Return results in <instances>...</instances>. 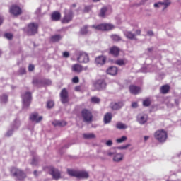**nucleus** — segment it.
<instances>
[{
	"instance_id": "nucleus-49",
	"label": "nucleus",
	"mask_w": 181,
	"mask_h": 181,
	"mask_svg": "<svg viewBox=\"0 0 181 181\" xmlns=\"http://www.w3.org/2000/svg\"><path fill=\"white\" fill-rule=\"evenodd\" d=\"M4 37H6V39H8V40H12V37H13V35L11 33H6L4 35Z\"/></svg>"
},
{
	"instance_id": "nucleus-34",
	"label": "nucleus",
	"mask_w": 181,
	"mask_h": 181,
	"mask_svg": "<svg viewBox=\"0 0 181 181\" xmlns=\"http://www.w3.org/2000/svg\"><path fill=\"white\" fill-rule=\"evenodd\" d=\"M107 7H103L100 9L99 16L100 18H105V13H107Z\"/></svg>"
},
{
	"instance_id": "nucleus-11",
	"label": "nucleus",
	"mask_w": 181,
	"mask_h": 181,
	"mask_svg": "<svg viewBox=\"0 0 181 181\" xmlns=\"http://www.w3.org/2000/svg\"><path fill=\"white\" fill-rule=\"evenodd\" d=\"M73 20V10L70 9L68 13L65 12V16L62 20V23H69L71 21Z\"/></svg>"
},
{
	"instance_id": "nucleus-54",
	"label": "nucleus",
	"mask_w": 181,
	"mask_h": 181,
	"mask_svg": "<svg viewBox=\"0 0 181 181\" xmlns=\"http://www.w3.org/2000/svg\"><path fill=\"white\" fill-rule=\"evenodd\" d=\"M73 83H78V77L75 76L72 79Z\"/></svg>"
},
{
	"instance_id": "nucleus-8",
	"label": "nucleus",
	"mask_w": 181,
	"mask_h": 181,
	"mask_svg": "<svg viewBox=\"0 0 181 181\" xmlns=\"http://www.w3.org/2000/svg\"><path fill=\"white\" fill-rule=\"evenodd\" d=\"M60 98L62 104H67V103H69V92L66 88L62 90L60 93Z\"/></svg>"
},
{
	"instance_id": "nucleus-47",
	"label": "nucleus",
	"mask_w": 181,
	"mask_h": 181,
	"mask_svg": "<svg viewBox=\"0 0 181 181\" xmlns=\"http://www.w3.org/2000/svg\"><path fill=\"white\" fill-rule=\"evenodd\" d=\"M54 105V102L52 100H49L47 103V108H53V106Z\"/></svg>"
},
{
	"instance_id": "nucleus-43",
	"label": "nucleus",
	"mask_w": 181,
	"mask_h": 181,
	"mask_svg": "<svg viewBox=\"0 0 181 181\" xmlns=\"http://www.w3.org/2000/svg\"><path fill=\"white\" fill-rule=\"evenodd\" d=\"M115 63L118 66H125V62L124 61V59H118L115 61Z\"/></svg>"
},
{
	"instance_id": "nucleus-45",
	"label": "nucleus",
	"mask_w": 181,
	"mask_h": 181,
	"mask_svg": "<svg viewBox=\"0 0 181 181\" xmlns=\"http://www.w3.org/2000/svg\"><path fill=\"white\" fill-rule=\"evenodd\" d=\"M42 84H44V86H51L52 85V81L49 79H46L42 81Z\"/></svg>"
},
{
	"instance_id": "nucleus-26",
	"label": "nucleus",
	"mask_w": 181,
	"mask_h": 181,
	"mask_svg": "<svg viewBox=\"0 0 181 181\" xmlns=\"http://www.w3.org/2000/svg\"><path fill=\"white\" fill-rule=\"evenodd\" d=\"M124 158V156L122 153H115L113 157L114 162H121Z\"/></svg>"
},
{
	"instance_id": "nucleus-30",
	"label": "nucleus",
	"mask_w": 181,
	"mask_h": 181,
	"mask_svg": "<svg viewBox=\"0 0 181 181\" xmlns=\"http://www.w3.org/2000/svg\"><path fill=\"white\" fill-rule=\"evenodd\" d=\"M83 138L85 139H95V134H94L93 133L83 134Z\"/></svg>"
},
{
	"instance_id": "nucleus-64",
	"label": "nucleus",
	"mask_w": 181,
	"mask_h": 181,
	"mask_svg": "<svg viewBox=\"0 0 181 181\" xmlns=\"http://www.w3.org/2000/svg\"><path fill=\"white\" fill-rule=\"evenodd\" d=\"M76 6H77V4H73L71 6V8H76Z\"/></svg>"
},
{
	"instance_id": "nucleus-10",
	"label": "nucleus",
	"mask_w": 181,
	"mask_h": 181,
	"mask_svg": "<svg viewBox=\"0 0 181 181\" xmlns=\"http://www.w3.org/2000/svg\"><path fill=\"white\" fill-rule=\"evenodd\" d=\"M77 61L79 63H88L90 62V58L87 53L80 52L79 57L77 58Z\"/></svg>"
},
{
	"instance_id": "nucleus-35",
	"label": "nucleus",
	"mask_w": 181,
	"mask_h": 181,
	"mask_svg": "<svg viewBox=\"0 0 181 181\" xmlns=\"http://www.w3.org/2000/svg\"><path fill=\"white\" fill-rule=\"evenodd\" d=\"M116 128H117L118 129H127V128H128V126H127L124 123L119 122L117 124Z\"/></svg>"
},
{
	"instance_id": "nucleus-23",
	"label": "nucleus",
	"mask_w": 181,
	"mask_h": 181,
	"mask_svg": "<svg viewBox=\"0 0 181 181\" xmlns=\"http://www.w3.org/2000/svg\"><path fill=\"white\" fill-rule=\"evenodd\" d=\"M110 54L117 57L118 54H119V48L117 47H112L110 49Z\"/></svg>"
},
{
	"instance_id": "nucleus-40",
	"label": "nucleus",
	"mask_w": 181,
	"mask_h": 181,
	"mask_svg": "<svg viewBox=\"0 0 181 181\" xmlns=\"http://www.w3.org/2000/svg\"><path fill=\"white\" fill-rule=\"evenodd\" d=\"M127 139V136H122L121 138L117 139L116 140V142H117V144H122V142H125Z\"/></svg>"
},
{
	"instance_id": "nucleus-55",
	"label": "nucleus",
	"mask_w": 181,
	"mask_h": 181,
	"mask_svg": "<svg viewBox=\"0 0 181 181\" xmlns=\"http://www.w3.org/2000/svg\"><path fill=\"white\" fill-rule=\"evenodd\" d=\"M40 12H42V8H37L35 13L36 15H40Z\"/></svg>"
},
{
	"instance_id": "nucleus-4",
	"label": "nucleus",
	"mask_w": 181,
	"mask_h": 181,
	"mask_svg": "<svg viewBox=\"0 0 181 181\" xmlns=\"http://www.w3.org/2000/svg\"><path fill=\"white\" fill-rule=\"evenodd\" d=\"M81 115L83 122H91V121H93V114L90 112V110L87 109L83 110L81 111Z\"/></svg>"
},
{
	"instance_id": "nucleus-7",
	"label": "nucleus",
	"mask_w": 181,
	"mask_h": 181,
	"mask_svg": "<svg viewBox=\"0 0 181 181\" xmlns=\"http://www.w3.org/2000/svg\"><path fill=\"white\" fill-rule=\"evenodd\" d=\"M92 28H93V29H97V30H111V29H114V25L112 24L105 23L98 25H92Z\"/></svg>"
},
{
	"instance_id": "nucleus-57",
	"label": "nucleus",
	"mask_w": 181,
	"mask_h": 181,
	"mask_svg": "<svg viewBox=\"0 0 181 181\" xmlns=\"http://www.w3.org/2000/svg\"><path fill=\"white\" fill-rule=\"evenodd\" d=\"M70 54L68 52H65L63 53V57H69Z\"/></svg>"
},
{
	"instance_id": "nucleus-41",
	"label": "nucleus",
	"mask_w": 181,
	"mask_h": 181,
	"mask_svg": "<svg viewBox=\"0 0 181 181\" xmlns=\"http://www.w3.org/2000/svg\"><path fill=\"white\" fill-rule=\"evenodd\" d=\"M143 105L144 107H149V105H151V100L146 99L143 101Z\"/></svg>"
},
{
	"instance_id": "nucleus-39",
	"label": "nucleus",
	"mask_w": 181,
	"mask_h": 181,
	"mask_svg": "<svg viewBox=\"0 0 181 181\" xmlns=\"http://www.w3.org/2000/svg\"><path fill=\"white\" fill-rule=\"evenodd\" d=\"M90 101L93 104H99V103H100V101H101V100H100V98H97V97L94 96V97L91 98Z\"/></svg>"
},
{
	"instance_id": "nucleus-27",
	"label": "nucleus",
	"mask_w": 181,
	"mask_h": 181,
	"mask_svg": "<svg viewBox=\"0 0 181 181\" xmlns=\"http://www.w3.org/2000/svg\"><path fill=\"white\" fill-rule=\"evenodd\" d=\"M72 70H73V71H75L76 73H80V71H82V70H83V66H81V65H80L78 64H76L72 66Z\"/></svg>"
},
{
	"instance_id": "nucleus-38",
	"label": "nucleus",
	"mask_w": 181,
	"mask_h": 181,
	"mask_svg": "<svg viewBox=\"0 0 181 181\" xmlns=\"http://www.w3.org/2000/svg\"><path fill=\"white\" fill-rule=\"evenodd\" d=\"M115 153H117V151H115V149L114 148L107 151V156H110V158H114Z\"/></svg>"
},
{
	"instance_id": "nucleus-28",
	"label": "nucleus",
	"mask_w": 181,
	"mask_h": 181,
	"mask_svg": "<svg viewBox=\"0 0 181 181\" xmlns=\"http://www.w3.org/2000/svg\"><path fill=\"white\" fill-rule=\"evenodd\" d=\"M169 90H170V87L168 85H164L160 88V93L162 94H168Z\"/></svg>"
},
{
	"instance_id": "nucleus-1",
	"label": "nucleus",
	"mask_w": 181,
	"mask_h": 181,
	"mask_svg": "<svg viewBox=\"0 0 181 181\" xmlns=\"http://www.w3.org/2000/svg\"><path fill=\"white\" fill-rule=\"evenodd\" d=\"M21 97L23 100V110H28L32 103V93L30 92H25Z\"/></svg>"
},
{
	"instance_id": "nucleus-48",
	"label": "nucleus",
	"mask_w": 181,
	"mask_h": 181,
	"mask_svg": "<svg viewBox=\"0 0 181 181\" xmlns=\"http://www.w3.org/2000/svg\"><path fill=\"white\" fill-rule=\"evenodd\" d=\"M129 146H131V144H128L124 146H121L117 147V149H120V150L128 149V148H129Z\"/></svg>"
},
{
	"instance_id": "nucleus-59",
	"label": "nucleus",
	"mask_w": 181,
	"mask_h": 181,
	"mask_svg": "<svg viewBox=\"0 0 181 181\" xmlns=\"http://www.w3.org/2000/svg\"><path fill=\"white\" fill-rule=\"evenodd\" d=\"M160 5V2L154 4V8H159V6Z\"/></svg>"
},
{
	"instance_id": "nucleus-42",
	"label": "nucleus",
	"mask_w": 181,
	"mask_h": 181,
	"mask_svg": "<svg viewBox=\"0 0 181 181\" xmlns=\"http://www.w3.org/2000/svg\"><path fill=\"white\" fill-rule=\"evenodd\" d=\"M91 9H93V6H85L83 12H85L86 13H88V12L91 11Z\"/></svg>"
},
{
	"instance_id": "nucleus-31",
	"label": "nucleus",
	"mask_w": 181,
	"mask_h": 181,
	"mask_svg": "<svg viewBox=\"0 0 181 181\" xmlns=\"http://www.w3.org/2000/svg\"><path fill=\"white\" fill-rule=\"evenodd\" d=\"M21 127V121L19 119H16L12 124V129H18Z\"/></svg>"
},
{
	"instance_id": "nucleus-17",
	"label": "nucleus",
	"mask_w": 181,
	"mask_h": 181,
	"mask_svg": "<svg viewBox=\"0 0 181 181\" xmlns=\"http://www.w3.org/2000/svg\"><path fill=\"white\" fill-rule=\"evenodd\" d=\"M137 121L141 125H144L148 121V115H138Z\"/></svg>"
},
{
	"instance_id": "nucleus-53",
	"label": "nucleus",
	"mask_w": 181,
	"mask_h": 181,
	"mask_svg": "<svg viewBox=\"0 0 181 181\" xmlns=\"http://www.w3.org/2000/svg\"><path fill=\"white\" fill-rule=\"evenodd\" d=\"M28 70L29 71H33V70H35V66L32 64L29 65Z\"/></svg>"
},
{
	"instance_id": "nucleus-60",
	"label": "nucleus",
	"mask_w": 181,
	"mask_h": 181,
	"mask_svg": "<svg viewBox=\"0 0 181 181\" xmlns=\"http://www.w3.org/2000/svg\"><path fill=\"white\" fill-rule=\"evenodd\" d=\"M4 22V17H2L1 16H0V26L1 25H2V23Z\"/></svg>"
},
{
	"instance_id": "nucleus-25",
	"label": "nucleus",
	"mask_w": 181,
	"mask_h": 181,
	"mask_svg": "<svg viewBox=\"0 0 181 181\" xmlns=\"http://www.w3.org/2000/svg\"><path fill=\"white\" fill-rule=\"evenodd\" d=\"M124 36L127 39H130V40H134L135 39L136 35L134 33H132V32L130 31H124Z\"/></svg>"
},
{
	"instance_id": "nucleus-22",
	"label": "nucleus",
	"mask_w": 181,
	"mask_h": 181,
	"mask_svg": "<svg viewBox=\"0 0 181 181\" xmlns=\"http://www.w3.org/2000/svg\"><path fill=\"white\" fill-rule=\"evenodd\" d=\"M88 28H90V26L88 25H84L83 27L81 28L80 34L83 35V36H86V35H88V33H90Z\"/></svg>"
},
{
	"instance_id": "nucleus-12",
	"label": "nucleus",
	"mask_w": 181,
	"mask_h": 181,
	"mask_svg": "<svg viewBox=\"0 0 181 181\" xmlns=\"http://www.w3.org/2000/svg\"><path fill=\"white\" fill-rule=\"evenodd\" d=\"M10 13L14 15V16H18L22 13V9L16 5H13L10 8Z\"/></svg>"
},
{
	"instance_id": "nucleus-58",
	"label": "nucleus",
	"mask_w": 181,
	"mask_h": 181,
	"mask_svg": "<svg viewBox=\"0 0 181 181\" xmlns=\"http://www.w3.org/2000/svg\"><path fill=\"white\" fill-rule=\"evenodd\" d=\"M147 34L148 35V36H153V31L152 30L148 31Z\"/></svg>"
},
{
	"instance_id": "nucleus-46",
	"label": "nucleus",
	"mask_w": 181,
	"mask_h": 181,
	"mask_svg": "<svg viewBox=\"0 0 181 181\" xmlns=\"http://www.w3.org/2000/svg\"><path fill=\"white\" fill-rule=\"evenodd\" d=\"M42 80L33 79V84H34V86H39V84H42Z\"/></svg>"
},
{
	"instance_id": "nucleus-33",
	"label": "nucleus",
	"mask_w": 181,
	"mask_h": 181,
	"mask_svg": "<svg viewBox=\"0 0 181 181\" xmlns=\"http://www.w3.org/2000/svg\"><path fill=\"white\" fill-rule=\"evenodd\" d=\"M62 39V35H55L51 37V42H59Z\"/></svg>"
},
{
	"instance_id": "nucleus-61",
	"label": "nucleus",
	"mask_w": 181,
	"mask_h": 181,
	"mask_svg": "<svg viewBox=\"0 0 181 181\" xmlns=\"http://www.w3.org/2000/svg\"><path fill=\"white\" fill-rule=\"evenodd\" d=\"M136 35H141V30H137L136 31Z\"/></svg>"
},
{
	"instance_id": "nucleus-24",
	"label": "nucleus",
	"mask_w": 181,
	"mask_h": 181,
	"mask_svg": "<svg viewBox=\"0 0 181 181\" xmlns=\"http://www.w3.org/2000/svg\"><path fill=\"white\" fill-rule=\"evenodd\" d=\"M52 21H60V18H62V15L59 11H54L52 13V16H51Z\"/></svg>"
},
{
	"instance_id": "nucleus-52",
	"label": "nucleus",
	"mask_w": 181,
	"mask_h": 181,
	"mask_svg": "<svg viewBox=\"0 0 181 181\" xmlns=\"http://www.w3.org/2000/svg\"><path fill=\"white\" fill-rule=\"evenodd\" d=\"M132 108H138V103L136 102H133L132 103Z\"/></svg>"
},
{
	"instance_id": "nucleus-6",
	"label": "nucleus",
	"mask_w": 181,
	"mask_h": 181,
	"mask_svg": "<svg viewBox=\"0 0 181 181\" xmlns=\"http://www.w3.org/2000/svg\"><path fill=\"white\" fill-rule=\"evenodd\" d=\"M48 170L49 175H51L55 180H59V179L62 177L60 171L57 168H54V167H49Z\"/></svg>"
},
{
	"instance_id": "nucleus-50",
	"label": "nucleus",
	"mask_w": 181,
	"mask_h": 181,
	"mask_svg": "<svg viewBox=\"0 0 181 181\" xmlns=\"http://www.w3.org/2000/svg\"><path fill=\"white\" fill-rule=\"evenodd\" d=\"M13 129L12 130H8L6 134V136H11L12 134H13Z\"/></svg>"
},
{
	"instance_id": "nucleus-36",
	"label": "nucleus",
	"mask_w": 181,
	"mask_h": 181,
	"mask_svg": "<svg viewBox=\"0 0 181 181\" xmlns=\"http://www.w3.org/2000/svg\"><path fill=\"white\" fill-rule=\"evenodd\" d=\"M0 102L2 103V104H5L6 103H8V95H2L1 97H0Z\"/></svg>"
},
{
	"instance_id": "nucleus-44",
	"label": "nucleus",
	"mask_w": 181,
	"mask_h": 181,
	"mask_svg": "<svg viewBox=\"0 0 181 181\" xmlns=\"http://www.w3.org/2000/svg\"><path fill=\"white\" fill-rule=\"evenodd\" d=\"M160 5H163V9H166V8H168V6H169V5H170V1H163V2H160Z\"/></svg>"
},
{
	"instance_id": "nucleus-16",
	"label": "nucleus",
	"mask_w": 181,
	"mask_h": 181,
	"mask_svg": "<svg viewBox=\"0 0 181 181\" xmlns=\"http://www.w3.org/2000/svg\"><path fill=\"white\" fill-rule=\"evenodd\" d=\"M129 91L131 94H134V95H136V94H139L141 93V88H139V86L131 85L129 86Z\"/></svg>"
},
{
	"instance_id": "nucleus-3",
	"label": "nucleus",
	"mask_w": 181,
	"mask_h": 181,
	"mask_svg": "<svg viewBox=\"0 0 181 181\" xmlns=\"http://www.w3.org/2000/svg\"><path fill=\"white\" fill-rule=\"evenodd\" d=\"M154 138L158 142H165L168 138V133L163 129L158 130L154 134Z\"/></svg>"
},
{
	"instance_id": "nucleus-51",
	"label": "nucleus",
	"mask_w": 181,
	"mask_h": 181,
	"mask_svg": "<svg viewBox=\"0 0 181 181\" xmlns=\"http://www.w3.org/2000/svg\"><path fill=\"white\" fill-rule=\"evenodd\" d=\"M25 73H26V69L25 68H21L19 69L20 74H25Z\"/></svg>"
},
{
	"instance_id": "nucleus-19",
	"label": "nucleus",
	"mask_w": 181,
	"mask_h": 181,
	"mask_svg": "<svg viewBox=\"0 0 181 181\" xmlns=\"http://www.w3.org/2000/svg\"><path fill=\"white\" fill-rule=\"evenodd\" d=\"M76 177L78 179H88V173H87L86 171H78Z\"/></svg>"
},
{
	"instance_id": "nucleus-2",
	"label": "nucleus",
	"mask_w": 181,
	"mask_h": 181,
	"mask_svg": "<svg viewBox=\"0 0 181 181\" xmlns=\"http://www.w3.org/2000/svg\"><path fill=\"white\" fill-rule=\"evenodd\" d=\"M11 175L16 177L18 180H23L26 177V173L25 172L15 167L11 169Z\"/></svg>"
},
{
	"instance_id": "nucleus-63",
	"label": "nucleus",
	"mask_w": 181,
	"mask_h": 181,
	"mask_svg": "<svg viewBox=\"0 0 181 181\" xmlns=\"http://www.w3.org/2000/svg\"><path fill=\"white\" fill-rule=\"evenodd\" d=\"M148 53H152V51L153 50V48H148Z\"/></svg>"
},
{
	"instance_id": "nucleus-15",
	"label": "nucleus",
	"mask_w": 181,
	"mask_h": 181,
	"mask_svg": "<svg viewBox=\"0 0 181 181\" xmlns=\"http://www.w3.org/2000/svg\"><path fill=\"white\" fill-rule=\"evenodd\" d=\"M39 115L36 112L35 113H32L30 115V121H33V122H37V123H39L40 122V121H42L43 119V117L42 116H40L39 117Z\"/></svg>"
},
{
	"instance_id": "nucleus-21",
	"label": "nucleus",
	"mask_w": 181,
	"mask_h": 181,
	"mask_svg": "<svg viewBox=\"0 0 181 181\" xmlns=\"http://www.w3.org/2000/svg\"><path fill=\"white\" fill-rule=\"evenodd\" d=\"M52 124L54 127H66V125H67V122L63 120H54V122H52Z\"/></svg>"
},
{
	"instance_id": "nucleus-32",
	"label": "nucleus",
	"mask_w": 181,
	"mask_h": 181,
	"mask_svg": "<svg viewBox=\"0 0 181 181\" xmlns=\"http://www.w3.org/2000/svg\"><path fill=\"white\" fill-rule=\"evenodd\" d=\"M77 170H71V169H68L67 170V173L69 175V176H72L73 177H77L78 175Z\"/></svg>"
},
{
	"instance_id": "nucleus-18",
	"label": "nucleus",
	"mask_w": 181,
	"mask_h": 181,
	"mask_svg": "<svg viewBox=\"0 0 181 181\" xmlns=\"http://www.w3.org/2000/svg\"><path fill=\"white\" fill-rule=\"evenodd\" d=\"M107 74H110V76H115L118 73V68L116 66H110L107 70Z\"/></svg>"
},
{
	"instance_id": "nucleus-56",
	"label": "nucleus",
	"mask_w": 181,
	"mask_h": 181,
	"mask_svg": "<svg viewBox=\"0 0 181 181\" xmlns=\"http://www.w3.org/2000/svg\"><path fill=\"white\" fill-rule=\"evenodd\" d=\"M106 145H107V146H111L112 145V141L108 140V141L106 142Z\"/></svg>"
},
{
	"instance_id": "nucleus-29",
	"label": "nucleus",
	"mask_w": 181,
	"mask_h": 181,
	"mask_svg": "<svg viewBox=\"0 0 181 181\" xmlns=\"http://www.w3.org/2000/svg\"><path fill=\"white\" fill-rule=\"evenodd\" d=\"M39 162H40V158L37 156H34L30 162V165H32V166H37Z\"/></svg>"
},
{
	"instance_id": "nucleus-14",
	"label": "nucleus",
	"mask_w": 181,
	"mask_h": 181,
	"mask_svg": "<svg viewBox=\"0 0 181 181\" xmlns=\"http://www.w3.org/2000/svg\"><path fill=\"white\" fill-rule=\"evenodd\" d=\"M124 105H125L124 102L119 101L117 103H111L110 107L112 110H113V111H117L118 110H121V108H122Z\"/></svg>"
},
{
	"instance_id": "nucleus-20",
	"label": "nucleus",
	"mask_w": 181,
	"mask_h": 181,
	"mask_svg": "<svg viewBox=\"0 0 181 181\" xmlns=\"http://www.w3.org/2000/svg\"><path fill=\"white\" fill-rule=\"evenodd\" d=\"M111 119H112V114H111V112L106 113L103 119L104 124H110Z\"/></svg>"
},
{
	"instance_id": "nucleus-62",
	"label": "nucleus",
	"mask_w": 181,
	"mask_h": 181,
	"mask_svg": "<svg viewBox=\"0 0 181 181\" xmlns=\"http://www.w3.org/2000/svg\"><path fill=\"white\" fill-rule=\"evenodd\" d=\"M149 139V136H144V142H146Z\"/></svg>"
},
{
	"instance_id": "nucleus-9",
	"label": "nucleus",
	"mask_w": 181,
	"mask_h": 181,
	"mask_svg": "<svg viewBox=\"0 0 181 181\" xmlns=\"http://www.w3.org/2000/svg\"><path fill=\"white\" fill-rule=\"evenodd\" d=\"M94 88L98 91H101V90H104L105 87H107V83L104 80H98L94 83Z\"/></svg>"
},
{
	"instance_id": "nucleus-13",
	"label": "nucleus",
	"mask_w": 181,
	"mask_h": 181,
	"mask_svg": "<svg viewBox=\"0 0 181 181\" xmlns=\"http://www.w3.org/2000/svg\"><path fill=\"white\" fill-rule=\"evenodd\" d=\"M107 62V57L105 56H98L95 59V63L98 66H104Z\"/></svg>"
},
{
	"instance_id": "nucleus-37",
	"label": "nucleus",
	"mask_w": 181,
	"mask_h": 181,
	"mask_svg": "<svg viewBox=\"0 0 181 181\" xmlns=\"http://www.w3.org/2000/svg\"><path fill=\"white\" fill-rule=\"evenodd\" d=\"M110 38L112 40H114V42H119V40H121V37L116 34L110 35Z\"/></svg>"
},
{
	"instance_id": "nucleus-5",
	"label": "nucleus",
	"mask_w": 181,
	"mask_h": 181,
	"mask_svg": "<svg viewBox=\"0 0 181 181\" xmlns=\"http://www.w3.org/2000/svg\"><path fill=\"white\" fill-rule=\"evenodd\" d=\"M37 29H39V25L36 23H31L28 24L27 33L32 36V35H36L37 33Z\"/></svg>"
}]
</instances>
